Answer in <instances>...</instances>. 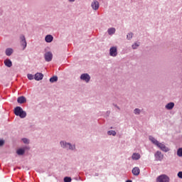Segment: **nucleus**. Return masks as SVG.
I'll return each mask as SVG.
<instances>
[{
  "label": "nucleus",
  "mask_w": 182,
  "mask_h": 182,
  "mask_svg": "<svg viewBox=\"0 0 182 182\" xmlns=\"http://www.w3.org/2000/svg\"><path fill=\"white\" fill-rule=\"evenodd\" d=\"M14 113L16 116H18L21 119H25L26 117V112L24 111L21 107H16L14 110Z\"/></svg>",
  "instance_id": "f257e3e1"
},
{
  "label": "nucleus",
  "mask_w": 182,
  "mask_h": 182,
  "mask_svg": "<svg viewBox=\"0 0 182 182\" xmlns=\"http://www.w3.org/2000/svg\"><path fill=\"white\" fill-rule=\"evenodd\" d=\"M156 182H170V178L166 174H162L157 177Z\"/></svg>",
  "instance_id": "f03ea898"
},
{
  "label": "nucleus",
  "mask_w": 182,
  "mask_h": 182,
  "mask_svg": "<svg viewBox=\"0 0 182 182\" xmlns=\"http://www.w3.org/2000/svg\"><path fill=\"white\" fill-rule=\"evenodd\" d=\"M154 158H155V161H163V159H164V154H163L161 151H157L154 154Z\"/></svg>",
  "instance_id": "7ed1b4c3"
},
{
  "label": "nucleus",
  "mask_w": 182,
  "mask_h": 182,
  "mask_svg": "<svg viewBox=\"0 0 182 182\" xmlns=\"http://www.w3.org/2000/svg\"><path fill=\"white\" fill-rule=\"evenodd\" d=\"M20 43H21V46L23 47V50H25L28 45V43H26V38H25V36L23 35L20 36Z\"/></svg>",
  "instance_id": "20e7f679"
},
{
  "label": "nucleus",
  "mask_w": 182,
  "mask_h": 182,
  "mask_svg": "<svg viewBox=\"0 0 182 182\" xmlns=\"http://www.w3.org/2000/svg\"><path fill=\"white\" fill-rule=\"evenodd\" d=\"M80 79L86 83H89L90 82V75L87 73H83L80 75Z\"/></svg>",
  "instance_id": "39448f33"
},
{
  "label": "nucleus",
  "mask_w": 182,
  "mask_h": 182,
  "mask_svg": "<svg viewBox=\"0 0 182 182\" xmlns=\"http://www.w3.org/2000/svg\"><path fill=\"white\" fill-rule=\"evenodd\" d=\"M156 147H159V149H160V150H161L162 151H164V153H167V151H170V148L166 146V145H164V144L163 143L159 142L156 146Z\"/></svg>",
  "instance_id": "423d86ee"
},
{
  "label": "nucleus",
  "mask_w": 182,
  "mask_h": 182,
  "mask_svg": "<svg viewBox=\"0 0 182 182\" xmlns=\"http://www.w3.org/2000/svg\"><path fill=\"white\" fill-rule=\"evenodd\" d=\"M109 55L112 56V58H116L117 56V47L112 46L109 48Z\"/></svg>",
  "instance_id": "0eeeda50"
},
{
  "label": "nucleus",
  "mask_w": 182,
  "mask_h": 182,
  "mask_svg": "<svg viewBox=\"0 0 182 182\" xmlns=\"http://www.w3.org/2000/svg\"><path fill=\"white\" fill-rule=\"evenodd\" d=\"M44 58L46 62H50L53 58V54H52V52L48 51L44 54Z\"/></svg>",
  "instance_id": "6e6552de"
},
{
  "label": "nucleus",
  "mask_w": 182,
  "mask_h": 182,
  "mask_svg": "<svg viewBox=\"0 0 182 182\" xmlns=\"http://www.w3.org/2000/svg\"><path fill=\"white\" fill-rule=\"evenodd\" d=\"M91 6L94 11H97V9H99V6H100V5L99 4V1L95 0L92 2Z\"/></svg>",
  "instance_id": "1a4fd4ad"
},
{
  "label": "nucleus",
  "mask_w": 182,
  "mask_h": 182,
  "mask_svg": "<svg viewBox=\"0 0 182 182\" xmlns=\"http://www.w3.org/2000/svg\"><path fill=\"white\" fill-rule=\"evenodd\" d=\"M17 102L20 105H23V103H26V97L25 96H21L17 98Z\"/></svg>",
  "instance_id": "9d476101"
},
{
  "label": "nucleus",
  "mask_w": 182,
  "mask_h": 182,
  "mask_svg": "<svg viewBox=\"0 0 182 182\" xmlns=\"http://www.w3.org/2000/svg\"><path fill=\"white\" fill-rule=\"evenodd\" d=\"M67 150L70 151H76V144H72L70 142H68Z\"/></svg>",
  "instance_id": "9b49d317"
},
{
  "label": "nucleus",
  "mask_w": 182,
  "mask_h": 182,
  "mask_svg": "<svg viewBox=\"0 0 182 182\" xmlns=\"http://www.w3.org/2000/svg\"><path fill=\"white\" fill-rule=\"evenodd\" d=\"M149 139L150 140V141H151V143L153 144H154L155 146H159V144L160 143L159 141H157V139H156V138H154L153 136H149Z\"/></svg>",
  "instance_id": "f8f14e48"
},
{
  "label": "nucleus",
  "mask_w": 182,
  "mask_h": 182,
  "mask_svg": "<svg viewBox=\"0 0 182 182\" xmlns=\"http://www.w3.org/2000/svg\"><path fill=\"white\" fill-rule=\"evenodd\" d=\"M34 79L37 81L42 80L43 79V75L41 73H37L34 75Z\"/></svg>",
  "instance_id": "ddd939ff"
},
{
  "label": "nucleus",
  "mask_w": 182,
  "mask_h": 182,
  "mask_svg": "<svg viewBox=\"0 0 182 182\" xmlns=\"http://www.w3.org/2000/svg\"><path fill=\"white\" fill-rule=\"evenodd\" d=\"M45 41L47 42V43H50L53 41V36L52 35H47L45 37Z\"/></svg>",
  "instance_id": "4468645a"
},
{
  "label": "nucleus",
  "mask_w": 182,
  "mask_h": 182,
  "mask_svg": "<svg viewBox=\"0 0 182 182\" xmlns=\"http://www.w3.org/2000/svg\"><path fill=\"white\" fill-rule=\"evenodd\" d=\"M4 63L7 68H12V61L10 59L4 60Z\"/></svg>",
  "instance_id": "2eb2a0df"
},
{
  "label": "nucleus",
  "mask_w": 182,
  "mask_h": 182,
  "mask_svg": "<svg viewBox=\"0 0 182 182\" xmlns=\"http://www.w3.org/2000/svg\"><path fill=\"white\" fill-rule=\"evenodd\" d=\"M68 143L69 142H66V141H60V147H62V149L67 150Z\"/></svg>",
  "instance_id": "dca6fc26"
},
{
  "label": "nucleus",
  "mask_w": 182,
  "mask_h": 182,
  "mask_svg": "<svg viewBox=\"0 0 182 182\" xmlns=\"http://www.w3.org/2000/svg\"><path fill=\"white\" fill-rule=\"evenodd\" d=\"M141 156L139 153H134L132 156V160H140Z\"/></svg>",
  "instance_id": "f3484780"
},
{
  "label": "nucleus",
  "mask_w": 182,
  "mask_h": 182,
  "mask_svg": "<svg viewBox=\"0 0 182 182\" xmlns=\"http://www.w3.org/2000/svg\"><path fill=\"white\" fill-rule=\"evenodd\" d=\"M132 174H134V176H139L140 174V168H139V167H134L132 169Z\"/></svg>",
  "instance_id": "a211bd4d"
},
{
  "label": "nucleus",
  "mask_w": 182,
  "mask_h": 182,
  "mask_svg": "<svg viewBox=\"0 0 182 182\" xmlns=\"http://www.w3.org/2000/svg\"><path fill=\"white\" fill-rule=\"evenodd\" d=\"M107 32H108V35H110L112 36V35H114V33H116V28H108Z\"/></svg>",
  "instance_id": "6ab92c4d"
},
{
  "label": "nucleus",
  "mask_w": 182,
  "mask_h": 182,
  "mask_svg": "<svg viewBox=\"0 0 182 182\" xmlns=\"http://www.w3.org/2000/svg\"><path fill=\"white\" fill-rule=\"evenodd\" d=\"M165 107L167 109V110H171L173 107H174V102L168 103Z\"/></svg>",
  "instance_id": "aec40b11"
},
{
  "label": "nucleus",
  "mask_w": 182,
  "mask_h": 182,
  "mask_svg": "<svg viewBox=\"0 0 182 182\" xmlns=\"http://www.w3.org/2000/svg\"><path fill=\"white\" fill-rule=\"evenodd\" d=\"M5 53L6 55V56H11V55H12V53H14V49L7 48L5 51Z\"/></svg>",
  "instance_id": "412c9836"
},
{
  "label": "nucleus",
  "mask_w": 182,
  "mask_h": 182,
  "mask_svg": "<svg viewBox=\"0 0 182 182\" xmlns=\"http://www.w3.org/2000/svg\"><path fill=\"white\" fill-rule=\"evenodd\" d=\"M16 153L18 156H23L25 154V149L20 148L16 151Z\"/></svg>",
  "instance_id": "4be33fe9"
},
{
  "label": "nucleus",
  "mask_w": 182,
  "mask_h": 182,
  "mask_svg": "<svg viewBox=\"0 0 182 182\" xmlns=\"http://www.w3.org/2000/svg\"><path fill=\"white\" fill-rule=\"evenodd\" d=\"M58 80V76L55 75L50 78V83H55Z\"/></svg>",
  "instance_id": "5701e85b"
},
{
  "label": "nucleus",
  "mask_w": 182,
  "mask_h": 182,
  "mask_svg": "<svg viewBox=\"0 0 182 182\" xmlns=\"http://www.w3.org/2000/svg\"><path fill=\"white\" fill-rule=\"evenodd\" d=\"M107 134L108 136H116L117 133H116V131L114 130H109V131H107Z\"/></svg>",
  "instance_id": "b1692460"
},
{
  "label": "nucleus",
  "mask_w": 182,
  "mask_h": 182,
  "mask_svg": "<svg viewBox=\"0 0 182 182\" xmlns=\"http://www.w3.org/2000/svg\"><path fill=\"white\" fill-rule=\"evenodd\" d=\"M133 38V33H129L127 35V39L128 41H131Z\"/></svg>",
  "instance_id": "393cba45"
},
{
  "label": "nucleus",
  "mask_w": 182,
  "mask_h": 182,
  "mask_svg": "<svg viewBox=\"0 0 182 182\" xmlns=\"http://www.w3.org/2000/svg\"><path fill=\"white\" fill-rule=\"evenodd\" d=\"M140 46V43H135L132 46V49H137Z\"/></svg>",
  "instance_id": "a878e982"
},
{
  "label": "nucleus",
  "mask_w": 182,
  "mask_h": 182,
  "mask_svg": "<svg viewBox=\"0 0 182 182\" xmlns=\"http://www.w3.org/2000/svg\"><path fill=\"white\" fill-rule=\"evenodd\" d=\"M21 141H23V143H24V144H29L30 141L29 139H28V138H23L21 139Z\"/></svg>",
  "instance_id": "bb28decb"
},
{
  "label": "nucleus",
  "mask_w": 182,
  "mask_h": 182,
  "mask_svg": "<svg viewBox=\"0 0 182 182\" xmlns=\"http://www.w3.org/2000/svg\"><path fill=\"white\" fill-rule=\"evenodd\" d=\"M134 114H140V113H141V110L139 108H136L134 110Z\"/></svg>",
  "instance_id": "cd10ccee"
},
{
  "label": "nucleus",
  "mask_w": 182,
  "mask_h": 182,
  "mask_svg": "<svg viewBox=\"0 0 182 182\" xmlns=\"http://www.w3.org/2000/svg\"><path fill=\"white\" fill-rule=\"evenodd\" d=\"M177 156H178V157H182V148L178 149Z\"/></svg>",
  "instance_id": "c85d7f7f"
},
{
  "label": "nucleus",
  "mask_w": 182,
  "mask_h": 182,
  "mask_svg": "<svg viewBox=\"0 0 182 182\" xmlns=\"http://www.w3.org/2000/svg\"><path fill=\"white\" fill-rule=\"evenodd\" d=\"M27 77L29 80H33L35 79V77L32 74H28Z\"/></svg>",
  "instance_id": "c756f323"
},
{
  "label": "nucleus",
  "mask_w": 182,
  "mask_h": 182,
  "mask_svg": "<svg viewBox=\"0 0 182 182\" xmlns=\"http://www.w3.org/2000/svg\"><path fill=\"white\" fill-rule=\"evenodd\" d=\"M72 181V178L69 176H65L64 178V182H71Z\"/></svg>",
  "instance_id": "7c9ffc66"
},
{
  "label": "nucleus",
  "mask_w": 182,
  "mask_h": 182,
  "mask_svg": "<svg viewBox=\"0 0 182 182\" xmlns=\"http://www.w3.org/2000/svg\"><path fill=\"white\" fill-rule=\"evenodd\" d=\"M5 144V141L4 139L0 140V147H2Z\"/></svg>",
  "instance_id": "2f4dec72"
},
{
  "label": "nucleus",
  "mask_w": 182,
  "mask_h": 182,
  "mask_svg": "<svg viewBox=\"0 0 182 182\" xmlns=\"http://www.w3.org/2000/svg\"><path fill=\"white\" fill-rule=\"evenodd\" d=\"M22 149H23L24 150V152L26 150H29V149H31L28 146H23Z\"/></svg>",
  "instance_id": "473e14b6"
},
{
  "label": "nucleus",
  "mask_w": 182,
  "mask_h": 182,
  "mask_svg": "<svg viewBox=\"0 0 182 182\" xmlns=\"http://www.w3.org/2000/svg\"><path fill=\"white\" fill-rule=\"evenodd\" d=\"M178 177L179 178H182V171H179V172L178 173Z\"/></svg>",
  "instance_id": "72a5a7b5"
},
{
  "label": "nucleus",
  "mask_w": 182,
  "mask_h": 182,
  "mask_svg": "<svg viewBox=\"0 0 182 182\" xmlns=\"http://www.w3.org/2000/svg\"><path fill=\"white\" fill-rule=\"evenodd\" d=\"M114 107L118 109V110H120V107L117 106V105H114Z\"/></svg>",
  "instance_id": "f704fd0d"
},
{
  "label": "nucleus",
  "mask_w": 182,
  "mask_h": 182,
  "mask_svg": "<svg viewBox=\"0 0 182 182\" xmlns=\"http://www.w3.org/2000/svg\"><path fill=\"white\" fill-rule=\"evenodd\" d=\"M94 176H95V177L99 176V173H95L94 174Z\"/></svg>",
  "instance_id": "c9c22d12"
},
{
  "label": "nucleus",
  "mask_w": 182,
  "mask_h": 182,
  "mask_svg": "<svg viewBox=\"0 0 182 182\" xmlns=\"http://www.w3.org/2000/svg\"><path fill=\"white\" fill-rule=\"evenodd\" d=\"M69 2H75V0H68Z\"/></svg>",
  "instance_id": "e433bc0d"
},
{
  "label": "nucleus",
  "mask_w": 182,
  "mask_h": 182,
  "mask_svg": "<svg viewBox=\"0 0 182 182\" xmlns=\"http://www.w3.org/2000/svg\"><path fill=\"white\" fill-rule=\"evenodd\" d=\"M107 114H110V111H107Z\"/></svg>",
  "instance_id": "4c0bfd02"
},
{
  "label": "nucleus",
  "mask_w": 182,
  "mask_h": 182,
  "mask_svg": "<svg viewBox=\"0 0 182 182\" xmlns=\"http://www.w3.org/2000/svg\"><path fill=\"white\" fill-rule=\"evenodd\" d=\"M126 182H133L132 180H127Z\"/></svg>",
  "instance_id": "58836bf2"
}]
</instances>
